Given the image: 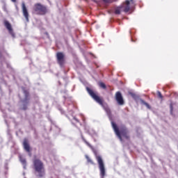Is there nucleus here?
<instances>
[{"label": "nucleus", "mask_w": 178, "mask_h": 178, "mask_svg": "<svg viewBox=\"0 0 178 178\" xmlns=\"http://www.w3.org/2000/svg\"><path fill=\"white\" fill-rule=\"evenodd\" d=\"M111 125L116 136L118 137L121 143H123L122 137H124V138H125L126 140H130V135H129V130L124 125H122L119 128L116 124V123H115L114 122H111Z\"/></svg>", "instance_id": "obj_1"}, {"label": "nucleus", "mask_w": 178, "mask_h": 178, "mask_svg": "<svg viewBox=\"0 0 178 178\" xmlns=\"http://www.w3.org/2000/svg\"><path fill=\"white\" fill-rule=\"evenodd\" d=\"M86 90L88 92L89 95H90V97H92V99L97 102V104H99V105H101V106L104 108L107 115H111V108H109L108 106L104 105V99L99 96H98L97 94H95V92H94V90H92L91 88H86Z\"/></svg>", "instance_id": "obj_2"}, {"label": "nucleus", "mask_w": 178, "mask_h": 178, "mask_svg": "<svg viewBox=\"0 0 178 178\" xmlns=\"http://www.w3.org/2000/svg\"><path fill=\"white\" fill-rule=\"evenodd\" d=\"M33 168L38 173L39 177H44L45 176V168H44V163L42 162L39 159H35L33 160Z\"/></svg>", "instance_id": "obj_3"}, {"label": "nucleus", "mask_w": 178, "mask_h": 178, "mask_svg": "<svg viewBox=\"0 0 178 178\" xmlns=\"http://www.w3.org/2000/svg\"><path fill=\"white\" fill-rule=\"evenodd\" d=\"M33 13L38 16H44V15L48 13V8L40 3H35L33 8Z\"/></svg>", "instance_id": "obj_4"}, {"label": "nucleus", "mask_w": 178, "mask_h": 178, "mask_svg": "<svg viewBox=\"0 0 178 178\" xmlns=\"http://www.w3.org/2000/svg\"><path fill=\"white\" fill-rule=\"evenodd\" d=\"M95 158L99 165V169L100 171V177L104 178L105 175H106V172L105 170V164L104 163V160H102V157L97 154V153H95Z\"/></svg>", "instance_id": "obj_5"}, {"label": "nucleus", "mask_w": 178, "mask_h": 178, "mask_svg": "<svg viewBox=\"0 0 178 178\" xmlns=\"http://www.w3.org/2000/svg\"><path fill=\"white\" fill-rule=\"evenodd\" d=\"M57 63L60 67H65V64L66 63V58H65V54L63 52L56 53Z\"/></svg>", "instance_id": "obj_6"}, {"label": "nucleus", "mask_w": 178, "mask_h": 178, "mask_svg": "<svg viewBox=\"0 0 178 178\" xmlns=\"http://www.w3.org/2000/svg\"><path fill=\"white\" fill-rule=\"evenodd\" d=\"M22 13H23V16L25 17L26 21L27 22H30V19H29V10H27V7H26V3H24V2H23L22 3Z\"/></svg>", "instance_id": "obj_7"}, {"label": "nucleus", "mask_w": 178, "mask_h": 178, "mask_svg": "<svg viewBox=\"0 0 178 178\" xmlns=\"http://www.w3.org/2000/svg\"><path fill=\"white\" fill-rule=\"evenodd\" d=\"M115 101L118 102V105H124V100L120 92L115 93Z\"/></svg>", "instance_id": "obj_8"}, {"label": "nucleus", "mask_w": 178, "mask_h": 178, "mask_svg": "<svg viewBox=\"0 0 178 178\" xmlns=\"http://www.w3.org/2000/svg\"><path fill=\"white\" fill-rule=\"evenodd\" d=\"M121 10L122 12H124L125 13H127L129 10H130V1L127 0L125 3H124L121 6H120Z\"/></svg>", "instance_id": "obj_9"}, {"label": "nucleus", "mask_w": 178, "mask_h": 178, "mask_svg": "<svg viewBox=\"0 0 178 178\" xmlns=\"http://www.w3.org/2000/svg\"><path fill=\"white\" fill-rule=\"evenodd\" d=\"M23 147L26 152H31V147H30V144H29V140L27 139L24 140Z\"/></svg>", "instance_id": "obj_10"}, {"label": "nucleus", "mask_w": 178, "mask_h": 178, "mask_svg": "<svg viewBox=\"0 0 178 178\" xmlns=\"http://www.w3.org/2000/svg\"><path fill=\"white\" fill-rule=\"evenodd\" d=\"M24 94L25 97L22 102L24 104H29V102L30 101V93L29 92V90H24Z\"/></svg>", "instance_id": "obj_11"}, {"label": "nucleus", "mask_w": 178, "mask_h": 178, "mask_svg": "<svg viewBox=\"0 0 178 178\" xmlns=\"http://www.w3.org/2000/svg\"><path fill=\"white\" fill-rule=\"evenodd\" d=\"M4 26L7 30H8L10 34H12L13 35H15V33H13V29H12V25L10 23H9L8 21H4Z\"/></svg>", "instance_id": "obj_12"}, {"label": "nucleus", "mask_w": 178, "mask_h": 178, "mask_svg": "<svg viewBox=\"0 0 178 178\" xmlns=\"http://www.w3.org/2000/svg\"><path fill=\"white\" fill-rule=\"evenodd\" d=\"M140 102L141 104H143V105H145V106H146L147 109H151V106L145 101H144L143 99H140Z\"/></svg>", "instance_id": "obj_13"}, {"label": "nucleus", "mask_w": 178, "mask_h": 178, "mask_svg": "<svg viewBox=\"0 0 178 178\" xmlns=\"http://www.w3.org/2000/svg\"><path fill=\"white\" fill-rule=\"evenodd\" d=\"M81 138H82L83 143H85V144H86V145H88V147H89V148H92V145H91V144H90V143H88V141H87V140H86L84 138V136H81Z\"/></svg>", "instance_id": "obj_14"}, {"label": "nucleus", "mask_w": 178, "mask_h": 178, "mask_svg": "<svg viewBox=\"0 0 178 178\" xmlns=\"http://www.w3.org/2000/svg\"><path fill=\"white\" fill-rule=\"evenodd\" d=\"M86 158L87 159V162L88 163H91V165H95V163H94V161H92V160H91V159L90 158V156H88V155L86 156Z\"/></svg>", "instance_id": "obj_15"}, {"label": "nucleus", "mask_w": 178, "mask_h": 178, "mask_svg": "<svg viewBox=\"0 0 178 178\" xmlns=\"http://www.w3.org/2000/svg\"><path fill=\"white\" fill-rule=\"evenodd\" d=\"M20 162L22 163V165H24V168H26V159L20 157L19 158Z\"/></svg>", "instance_id": "obj_16"}, {"label": "nucleus", "mask_w": 178, "mask_h": 178, "mask_svg": "<svg viewBox=\"0 0 178 178\" xmlns=\"http://www.w3.org/2000/svg\"><path fill=\"white\" fill-rule=\"evenodd\" d=\"M123 12V10H122V8H120V6L119 8H118L117 9H115V15H120V13Z\"/></svg>", "instance_id": "obj_17"}, {"label": "nucleus", "mask_w": 178, "mask_h": 178, "mask_svg": "<svg viewBox=\"0 0 178 178\" xmlns=\"http://www.w3.org/2000/svg\"><path fill=\"white\" fill-rule=\"evenodd\" d=\"M99 87H101V88H103L104 90H106V85H105L103 82H99Z\"/></svg>", "instance_id": "obj_18"}, {"label": "nucleus", "mask_w": 178, "mask_h": 178, "mask_svg": "<svg viewBox=\"0 0 178 178\" xmlns=\"http://www.w3.org/2000/svg\"><path fill=\"white\" fill-rule=\"evenodd\" d=\"M157 95H158L159 98H160L161 99H163V96L162 95V93H161L160 91L157 92Z\"/></svg>", "instance_id": "obj_19"}, {"label": "nucleus", "mask_w": 178, "mask_h": 178, "mask_svg": "<svg viewBox=\"0 0 178 178\" xmlns=\"http://www.w3.org/2000/svg\"><path fill=\"white\" fill-rule=\"evenodd\" d=\"M73 120H74L75 123H80V120H79L76 117L73 118Z\"/></svg>", "instance_id": "obj_20"}, {"label": "nucleus", "mask_w": 178, "mask_h": 178, "mask_svg": "<svg viewBox=\"0 0 178 178\" xmlns=\"http://www.w3.org/2000/svg\"><path fill=\"white\" fill-rule=\"evenodd\" d=\"M104 2H105L106 3H112V0H103Z\"/></svg>", "instance_id": "obj_21"}, {"label": "nucleus", "mask_w": 178, "mask_h": 178, "mask_svg": "<svg viewBox=\"0 0 178 178\" xmlns=\"http://www.w3.org/2000/svg\"><path fill=\"white\" fill-rule=\"evenodd\" d=\"M170 112H173V104L172 103L170 104Z\"/></svg>", "instance_id": "obj_22"}, {"label": "nucleus", "mask_w": 178, "mask_h": 178, "mask_svg": "<svg viewBox=\"0 0 178 178\" xmlns=\"http://www.w3.org/2000/svg\"><path fill=\"white\" fill-rule=\"evenodd\" d=\"M22 109H23L24 111L27 110V105L24 104V105H23V107H22Z\"/></svg>", "instance_id": "obj_23"}, {"label": "nucleus", "mask_w": 178, "mask_h": 178, "mask_svg": "<svg viewBox=\"0 0 178 178\" xmlns=\"http://www.w3.org/2000/svg\"><path fill=\"white\" fill-rule=\"evenodd\" d=\"M12 2H16V0H11Z\"/></svg>", "instance_id": "obj_24"}, {"label": "nucleus", "mask_w": 178, "mask_h": 178, "mask_svg": "<svg viewBox=\"0 0 178 178\" xmlns=\"http://www.w3.org/2000/svg\"><path fill=\"white\" fill-rule=\"evenodd\" d=\"M131 1H133V0H131Z\"/></svg>", "instance_id": "obj_25"}]
</instances>
